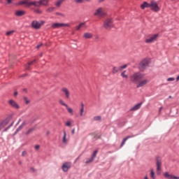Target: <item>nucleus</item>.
I'll return each instance as SVG.
<instances>
[{"label": "nucleus", "mask_w": 179, "mask_h": 179, "mask_svg": "<svg viewBox=\"0 0 179 179\" xmlns=\"http://www.w3.org/2000/svg\"><path fill=\"white\" fill-rule=\"evenodd\" d=\"M130 80L132 83L137 85V89H139V87H143V86H146V85L149 83V80H148V78H145V74L139 72L133 73L130 76Z\"/></svg>", "instance_id": "nucleus-1"}, {"label": "nucleus", "mask_w": 179, "mask_h": 179, "mask_svg": "<svg viewBox=\"0 0 179 179\" xmlns=\"http://www.w3.org/2000/svg\"><path fill=\"white\" fill-rule=\"evenodd\" d=\"M17 5H25L27 8H30V6L40 8V1L31 0H22L21 1H19L17 3Z\"/></svg>", "instance_id": "nucleus-2"}, {"label": "nucleus", "mask_w": 179, "mask_h": 179, "mask_svg": "<svg viewBox=\"0 0 179 179\" xmlns=\"http://www.w3.org/2000/svg\"><path fill=\"white\" fill-rule=\"evenodd\" d=\"M103 27L106 29V30H110V29L114 27V24H113V20L107 18L103 22Z\"/></svg>", "instance_id": "nucleus-3"}, {"label": "nucleus", "mask_w": 179, "mask_h": 179, "mask_svg": "<svg viewBox=\"0 0 179 179\" xmlns=\"http://www.w3.org/2000/svg\"><path fill=\"white\" fill-rule=\"evenodd\" d=\"M149 64H150V61L148 59H143L139 64V69L143 71V69H146L148 66H149Z\"/></svg>", "instance_id": "nucleus-4"}, {"label": "nucleus", "mask_w": 179, "mask_h": 179, "mask_svg": "<svg viewBox=\"0 0 179 179\" xmlns=\"http://www.w3.org/2000/svg\"><path fill=\"white\" fill-rule=\"evenodd\" d=\"M44 24V22L41 21L38 22L37 20L32 21L31 26L32 29H35V30H38L41 29V26Z\"/></svg>", "instance_id": "nucleus-5"}, {"label": "nucleus", "mask_w": 179, "mask_h": 179, "mask_svg": "<svg viewBox=\"0 0 179 179\" xmlns=\"http://www.w3.org/2000/svg\"><path fill=\"white\" fill-rule=\"evenodd\" d=\"M150 9L153 12H159V10H160V7H159V5L156 1H151L150 3Z\"/></svg>", "instance_id": "nucleus-6"}, {"label": "nucleus", "mask_w": 179, "mask_h": 179, "mask_svg": "<svg viewBox=\"0 0 179 179\" xmlns=\"http://www.w3.org/2000/svg\"><path fill=\"white\" fill-rule=\"evenodd\" d=\"M51 27L52 29H62V27H71V25L65 23H54Z\"/></svg>", "instance_id": "nucleus-7"}, {"label": "nucleus", "mask_w": 179, "mask_h": 179, "mask_svg": "<svg viewBox=\"0 0 179 179\" xmlns=\"http://www.w3.org/2000/svg\"><path fill=\"white\" fill-rule=\"evenodd\" d=\"M157 38H159V34L152 35L151 36L145 39V43L147 44H152V43H155V41H157Z\"/></svg>", "instance_id": "nucleus-8"}, {"label": "nucleus", "mask_w": 179, "mask_h": 179, "mask_svg": "<svg viewBox=\"0 0 179 179\" xmlns=\"http://www.w3.org/2000/svg\"><path fill=\"white\" fill-rule=\"evenodd\" d=\"M8 103L10 107H12L13 108H15V110H19V108H20V106H19V104H17V103L13 99L8 100Z\"/></svg>", "instance_id": "nucleus-9"}, {"label": "nucleus", "mask_w": 179, "mask_h": 179, "mask_svg": "<svg viewBox=\"0 0 179 179\" xmlns=\"http://www.w3.org/2000/svg\"><path fill=\"white\" fill-rule=\"evenodd\" d=\"M94 16H99V17H103L104 16V9L101 7L97 8L94 13Z\"/></svg>", "instance_id": "nucleus-10"}, {"label": "nucleus", "mask_w": 179, "mask_h": 179, "mask_svg": "<svg viewBox=\"0 0 179 179\" xmlns=\"http://www.w3.org/2000/svg\"><path fill=\"white\" fill-rule=\"evenodd\" d=\"M156 166L157 174L160 175L162 173V160H160L159 158H157Z\"/></svg>", "instance_id": "nucleus-11"}, {"label": "nucleus", "mask_w": 179, "mask_h": 179, "mask_svg": "<svg viewBox=\"0 0 179 179\" xmlns=\"http://www.w3.org/2000/svg\"><path fill=\"white\" fill-rule=\"evenodd\" d=\"M29 124V120H24L22 124L18 127V128L15 131V134H17V132L22 131Z\"/></svg>", "instance_id": "nucleus-12"}, {"label": "nucleus", "mask_w": 179, "mask_h": 179, "mask_svg": "<svg viewBox=\"0 0 179 179\" xmlns=\"http://www.w3.org/2000/svg\"><path fill=\"white\" fill-rule=\"evenodd\" d=\"M164 177L168 179H179V176H176L173 174H170L169 172L164 173Z\"/></svg>", "instance_id": "nucleus-13"}, {"label": "nucleus", "mask_w": 179, "mask_h": 179, "mask_svg": "<svg viewBox=\"0 0 179 179\" xmlns=\"http://www.w3.org/2000/svg\"><path fill=\"white\" fill-rule=\"evenodd\" d=\"M62 92L66 96V99H69L71 97V92H69V90H68V88H62Z\"/></svg>", "instance_id": "nucleus-14"}, {"label": "nucleus", "mask_w": 179, "mask_h": 179, "mask_svg": "<svg viewBox=\"0 0 179 179\" xmlns=\"http://www.w3.org/2000/svg\"><path fill=\"white\" fill-rule=\"evenodd\" d=\"M62 169L64 173H66L69 169H71V163L69 162H65L63 166H62Z\"/></svg>", "instance_id": "nucleus-15"}, {"label": "nucleus", "mask_w": 179, "mask_h": 179, "mask_svg": "<svg viewBox=\"0 0 179 179\" xmlns=\"http://www.w3.org/2000/svg\"><path fill=\"white\" fill-rule=\"evenodd\" d=\"M15 16H24V15H26V11L24 10H17L15 12Z\"/></svg>", "instance_id": "nucleus-16"}, {"label": "nucleus", "mask_w": 179, "mask_h": 179, "mask_svg": "<svg viewBox=\"0 0 179 179\" xmlns=\"http://www.w3.org/2000/svg\"><path fill=\"white\" fill-rule=\"evenodd\" d=\"M48 2L50 0H40L39 6H48Z\"/></svg>", "instance_id": "nucleus-17"}, {"label": "nucleus", "mask_w": 179, "mask_h": 179, "mask_svg": "<svg viewBox=\"0 0 179 179\" xmlns=\"http://www.w3.org/2000/svg\"><path fill=\"white\" fill-rule=\"evenodd\" d=\"M7 124H9V120H6L1 122H0V131L6 127Z\"/></svg>", "instance_id": "nucleus-18"}, {"label": "nucleus", "mask_w": 179, "mask_h": 179, "mask_svg": "<svg viewBox=\"0 0 179 179\" xmlns=\"http://www.w3.org/2000/svg\"><path fill=\"white\" fill-rule=\"evenodd\" d=\"M141 106H142V103H138L136 106H134V107H132L130 109V111H136L137 110H139V108H141Z\"/></svg>", "instance_id": "nucleus-19"}, {"label": "nucleus", "mask_w": 179, "mask_h": 179, "mask_svg": "<svg viewBox=\"0 0 179 179\" xmlns=\"http://www.w3.org/2000/svg\"><path fill=\"white\" fill-rule=\"evenodd\" d=\"M34 131H36V127H32L27 130L24 133V135L26 136L30 135V134H31V132H34Z\"/></svg>", "instance_id": "nucleus-20"}, {"label": "nucleus", "mask_w": 179, "mask_h": 179, "mask_svg": "<svg viewBox=\"0 0 179 179\" xmlns=\"http://www.w3.org/2000/svg\"><path fill=\"white\" fill-rule=\"evenodd\" d=\"M129 138H134V136H128L124 138L121 143L120 148H122L123 145H125V143L127 142V141H128V139H129Z\"/></svg>", "instance_id": "nucleus-21"}, {"label": "nucleus", "mask_w": 179, "mask_h": 179, "mask_svg": "<svg viewBox=\"0 0 179 179\" xmlns=\"http://www.w3.org/2000/svg\"><path fill=\"white\" fill-rule=\"evenodd\" d=\"M85 24H86L85 22L80 23L78 26L76 27V30L77 31H79V30H80V29H82Z\"/></svg>", "instance_id": "nucleus-22"}, {"label": "nucleus", "mask_w": 179, "mask_h": 179, "mask_svg": "<svg viewBox=\"0 0 179 179\" xmlns=\"http://www.w3.org/2000/svg\"><path fill=\"white\" fill-rule=\"evenodd\" d=\"M83 37H84V38H93V34L89 33V32L85 33L83 34Z\"/></svg>", "instance_id": "nucleus-23"}, {"label": "nucleus", "mask_w": 179, "mask_h": 179, "mask_svg": "<svg viewBox=\"0 0 179 179\" xmlns=\"http://www.w3.org/2000/svg\"><path fill=\"white\" fill-rule=\"evenodd\" d=\"M141 9H145V8H150V3L145 1L143 4L141 5Z\"/></svg>", "instance_id": "nucleus-24"}, {"label": "nucleus", "mask_w": 179, "mask_h": 179, "mask_svg": "<svg viewBox=\"0 0 179 179\" xmlns=\"http://www.w3.org/2000/svg\"><path fill=\"white\" fill-rule=\"evenodd\" d=\"M150 176L152 179H156V175L153 169H150Z\"/></svg>", "instance_id": "nucleus-25"}, {"label": "nucleus", "mask_w": 179, "mask_h": 179, "mask_svg": "<svg viewBox=\"0 0 179 179\" xmlns=\"http://www.w3.org/2000/svg\"><path fill=\"white\" fill-rule=\"evenodd\" d=\"M63 143H68V139H66V131H64V136H63Z\"/></svg>", "instance_id": "nucleus-26"}, {"label": "nucleus", "mask_w": 179, "mask_h": 179, "mask_svg": "<svg viewBox=\"0 0 179 179\" xmlns=\"http://www.w3.org/2000/svg\"><path fill=\"white\" fill-rule=\"evenodd\" d=\"M34 62H36V59L31 62H29L28 64L25 66V69L27 71H29L30 69V65H33V64H34Z\"/></svg>", "instance_id": "nucleus-27"}, {"label": "nucleus", "mask_w": 179, "mask_h": 179, "mask_svg": "<svg viewBox=\"0 0 179 179\" xmlns=\"http://www.w3.org/2000/svg\"><path fill=\"white\" fill-rule=\"evenodd\" d=\"M120 71H121V69L120 66L119 67L114 66L113 69V73H117V72H120Z\"/></svg>", "instance_id": "nucleus-28"}, {"label": "nucleus", "mask_w": 179, "mask_h": 179, "mask_svg": "<svg viewBox=\"0 0 179 179\" xmlns=\"http://www.w3.org/2000/svg\"><path fill=\"white\" fill-rule=\"evenodd\" d=\"M127 71H124L122 73H121V76L122 78H124V79H128V75L126 74Z\"/></svg>", "instance_id": "nucleus-29"}, {"label": "nucleus", "mask_w": 179, "mask_h": 179, "mask_svg": "<svg viewBox=\"0 0 179 179\" xmlns=\"http://www.w3.org/2000/svg\"><path fill=\"white\" fill-rule=\"evenodd\" d=\"M54 10H55V8L50 7L46 10V12H48V13H51V12H54Z\"/></svg>", "instance_id": "nucleus-30"}, {"label": "nucleus", "mask_w": 179, "mask_h": 179, "mask_svg": "<svg viewBox=\"0 0 179 179\" xmlns=\"http://www.w3.org/2000/svg\"><path fill=\"white\" fill-rule=\"evenodd\" d=\"M13 33H15V30L8 31L6 33V35L8 36H13Z\"/></svg>", "instance_id": "nucleus-31"}, {"label": "nucleus", "mask_w": 179, "mask_h": 179, "mask_svg": "<svg viewBox=\"0 0 179 179\" xmlns=\"http://www.w3.org/2000/svg\"><path fill=\"white\" fill-rule=\"evenodd\" d=\"M59 103L62 105L64 106V107H68V105L66 103H65V102H64V101L62 99H59Z\"/></svg>", "instance_id": "nucleus-32"}, {"label": "nucleus", "mask_w": 179, "mask_h": 179, "mask_svg": "<svg viewBox=\"0 0 179 179\" xmlns=\"http://www.w3.org/2000/svg\"><path fill=\"white\" fill-rule=\"evenodd\" d=\"M66 108L68 113H69V114H71V115L73 114V110L72 108H69L68 106L67 107H66Z\"/></svg>", "instance_id": "nucleus-33"}, {"label": "nucleus", "mask_w": 179, "mask_h": 179, "mask_svg": "<svg viewBox=\"0 0 179 179\" xmlns=\"http://www.w3.org/2000/svg\"><path fill=\"white\" fill-rule=\"evenodd\" d=\"M55 15L57 16H60V17H65V14L62 13H59V12H57L55 13Z\"/></svg>", "instance_id": "nucleus-34"}, {"label": "nucleus", "mask_w": 179, "mask_h": 179, "mask_svg": "<svg viewBox=\"0 0 179 179\" xmlns=\"http://www.w3.org/2000/svg\"><path fill=\"white\" fill-rule=\"evenodd\" d=\"M23 99L25 102V104H30V100H29V99H27V96H24Z\"/></svg>", "instance_id": "nucleus-35"}, {"label": "nucleus", "mask_w": 179, "mask_h": 179, "mask_svg": "<svg viewBox=\"0 0 179 179\" xmlns=\"http://www.w3.org/2000/svg\"><path fill=\"white\" fill-rule=\"evenodd\" d=\"M99 152V151L97 150H96L94 152V153H93V155H92V156L91 157L92 159H96V156H97V153Z\"/></svg>", "instance_id": "nucleus-36"}, {"label": "nucleus", "mask_w": 179, "mask_h": 179, "mask_svg": "<svg viewBox=\"0 0 179 179\" xmlns=\"http://www.w3.org/2000/svg\"><path fill=\"white\" fill-rule=\"evenodd\" d=\"M93 160H94V159L91 157V158L87 159L85 163H86V164H89V163H92L93 162Z\"/></svg>", "instance_id": "nucleus-37"}, {"label": "nucleus", "mask_w": 179, "mask_h": 179, "mask_svg": "<svg viewBox=\"0 0 179 179\" xmlns=\"http://www.w3.org/2000/svg\"><path fill=\"white\" fill-rule=\"evenodd\" d=\"M34 12H35V13H38V15H41V13H43V10H41V9H38V8L35 9Z\"/></svg>", "instance_id": "nucleus-38"}, {"label": "nucleus", "mask_w": 179, "mask_h": 179, "mask_svg": "<svg viewBox=\"0 0 179 179\" xmlns=\"http://www.w3.org/2000/svg\"><path fill=\"white\" fill-rule=\"evenodd\" d=\"M55 5H56V6H57V8H59V6H61V5H62V1H61V0H59L56 2Z\"/></svg>", "instance_id": "nucleus-39"}, {"label": "nucleus", "mask_w": 179, "mask_h": 179, "mask_svg": "<svg viewBox=\"0 0 179 179\" xmlns=\"http://www.w3.org/2000/svg\"><path fill=\"white\" fill-rule=\"evenodd\" d=\"M86 0H74L75 3H83V1Z\"/></svg>", "instance_id": "nucleus-40"}, {"label": "nucleus", "mask_w": 179, "mask_h": 179, "mask_svg": "<svg viewBox=\"0 0 179 179\" xmlns=\"http://www.w3.org/2000/svg\"><path fill=\"white\" fill-rule=\"evenodd\" d=\"M85 111V108H81L80 111V117H83V113Z\"/></svg>", "instance_id": "nucleus-41"}, {"label": "nucleus", "mask_w": 179, "mask_h": 179, "mask_svg": "<svg viewBox=\"0 0 179 179\" xmlns=\"http://www.w3.org/2000/svg\"><path fill=\"white\" fill-rule=\"evenodd\" d=\"M94 120L95 121H100V120H101V117H100V116H95V117H94Z\"/></svg>", "instance_id": "nucleus-42"}, {"label": "nucleus", "mask_w": 179, "mask_h": 179, "mask_svg": "<svg viewBox=\"0 0 179 179\" xmlns=\"http://www.w3.org/2000/svg\"><path fill=\"white\" fill-rule=\"evenodd\" d=\"M127 66H128L127 64H124L122 66H119L120 68V71H122V69H125V68H127Z\"/></svg>", "instance_id": "nucleus-43"}, {"label": "nucleus", "mask_w": 179, "mask_h": 179, "mask_svg": "<svg viewBox=\"0 0 179 179\" xmlns=\"http://www.w3.org/2000/svg\"><path fill=\"white\" fill-rule=\"evenodd\" d=\"M66 127H71V125H72V122H71V121H67L66 122Z\"/></svg>", "instance_id": "nucleus-44"}, {"label": "nucleus", "mask_w": 179, "mask_h": 179, "mask_svg": "<svg viewBox=\"0 0 179 179\" xmlns=\"http://www.w3.org/2000/svg\"><path fill=\"white\" fill-rule=\"evenodd\" d=\"M168 82H173V80H175L174 78H169L167 79Z\"/></svg>", "instance_id": "nucleus-45"}, {"label": "nucleus", "mask_w": 179, "mask_h": 179, "mask_svg": "<svg viewBox=\"0 0 179 179\" xmlns=\"http://www.w3.org/2000/svg\"><path fill=\"white\" fill-rule=\"evenodd\" d=\"M34 148H35L36 150H38V149H40V146L38 145H35Z\"/></svg>", "instance_id": "nucleus-46"}, {"label": "nucleus", "mask_w": 179, "mask_h": 179, "mask_svg": "<svg viewBox=\"0 0 179 179\" xmlns=\"http://www.w3.org/2000/svg\"><path fill=\"white\" fill-rule=\"evenodd\" d=\"M26 155H27V152H26V151H23V152H22V156H26Z\"/></svg>", "instance_id": "nucleus-47"}, {"label": "nucleus", "mask_w": 179, "mask_h": 179, "mask_svg": "<svg viewBox=\"0 0 179 179\" xmlns=\"http://www.w3.org/2000/svg\"><path fill=\"white\" fill-rule=\"evenodd\" d=\"M8 4L12 3V0H6Z\"/></svg>", "instance_id": "nucleus-48"}, {"label": "nucleus", "mask_w": 179, "mask_h": 179, "mask_svg": "<svg viewBox=\"0 0 179 179\" xmlns=\"http://www.w3.org/2000/svg\"><path fill=\"white\" fill-rule=\"evenodd\" d=\"M162 110H163V107L159 108V114L162 113Z\"/></svg>", "instance_id": "nucleus-49"}, {"label": "nucleus", "mask_w": 179, "mask_h": 179, "mask_svg": "<svg viewBox=\"0 0 179 179\" xmlns=\"http://www.w3.org/2000/svg\"><path fill=\"white\" fill-rule=\"evenodd\" d=\"M71 134H72V135H74V134H75V129H72Z\"/></svg>", "instance_id": "nucleus-50"}, {"label": "nucleus", "mask_w": 179, "mask_h": 179, "mask_svg": "<svg viewBox=\"0 0 179 179\" xmlns=\"http://www.w3.org/2000/svg\"><path fill=\"white\" fill-rule=\"evenodd\" d=\"M17 95V91H15L14 96L16 97Z\"/></svg>", "instance_id": "nucleus-51"}, {"label": "nucleus", "mask_w": 179, "mask_h": 179, "mask_svg": "<svg viewBox=\"0 0 179 179\" xmlns=\"http://www.w3.org/2000/svg\"><path fill=\"white\" fill-rule=\"evenodd\" d=\"M20 121H22V119H19L17 123V125H19V124H20Z\"/></svg>", "instance_id": "nucleus-52"}, {"label": "nucleus", "mask_w": 179, "mask_h": 179, "mask_svg": "<svg viewBox=\"0 0 179 179\" xmlns=\"http://www.w3.org/2000/svg\"><path fill=\"white\" fill-rule=\"evenodd\" d=\"M81 108H85V105L83 103H81Z\"/></svg>", "instance_id": "nucleus-53"}, {"label": "nucleus", "mask_w": 179, "mask_h": 179, "mask_svg": "<svg viewBox=\"0 0 179 179\" xmlns=\"http://www.w3.org/2000/svg\"><path fill=\"white\" fill-rule=\"evenodd\" d=\"M144 179H149V178L148 177V175H146V176L144 177Z\"/></svg>", "instance_id": "nucleus-54"}, {"label": "nucleus", "mask_w": 179, "mask_h": 179, "mask_svg": "<svg viewBox=\"0 0 179 179\" xmlns=\"http://www.w3.org/2000/svg\"><path fill=\"white\" fill-rule=\"evenodd\" d=\"M179 80V76L176 78V82H178Z\"/></svg>", "instance_id": "nucleus-55"}, {"label": "nucleus", "mask_w": 179, "mask_h": 179, "mask_svg": "<svg viewBox=\"0 0 179 179\" xmlns=\"http://www.w3.org/2000/svg\"><path fill=\"white\" fill-rule=\"evenodd\" d=\"M99 2H104V0H99Z\"/></svg>", "instance_id": "nucleus-56"}, {"label": "nucleus", "mask_w": 179, "mask_h": 179, "mask_svg": "<svg viewBox=\"0 0 179 179\" xmlns=\"http://www.w3.org/2000/svg\"><path fill=\"white\" fill-rule=\"evenodd\" d=\"M41 45H38V46H37V48H40V47H41Z\"/></svg>", "instance_id": "nucleus-57"}, {"label": "nucleus", "mask_w": 179, "mask_h": 179, "mask_svg": "<svg viewBox=\"0 0 179 179\" xmlns=\"http://www.w3.org/2000/svg\"><path fill=\"white\" fill-rule=\"evenodd\" d=\"M66 0H60V1L62 2H65Z\"/></svg>", "instance_id": "nucleus-58"}, {"label": "nucleus", "mask_w": 179, "mask_h": 179, "mask_svg": "<svg viewBox=\"0 0 179 179\" xmlns=\"http://www.w3.org/2000/svg\"><path fill=\"white\" fill-rule=\"evenodd\" d=\"M8 131V128H7V129H5L3 130V132H5V131Z\"/></svg>", "instance_id": "nucleus-59"}, {"label": "nucleus", "mask_w": 179, "mask_h": 179, "mask_svg": "<svg viewBox=\"0 0 179 179\" xmlns=\"http://www.w3.org/2000/svg\"><path fill=\"white\" fill-rule=\"evenodd\" d=\"M169 99H171V96H169Z\"/></svg>", "instance_id": "nucleus-60"}, {"label": "nucleus", "mask_w": 179, "mask_h": 179, "mask_svg": "<svg viewBox=\"0 0 179 179\" xmlns=\"http://www.w3.org/2000/svg\"><path fill=\"white\" fill-rule=\"evenodd\" d=\"M12 125H13V122L11 124L10 127H12Z\"/></svg>", "instance_id": "nucleus-61"}, {"label": "nucleus", "mask_w": 179, "mask_h": 179, "mask_svg": "<svg viewBox=\"0 0 179 179\" xmlns=\"http://www.w3.org/2000/svg\"><path fill=\"white\" fill-rule=\"evenodd\" d=\"M12 125H13V122L11 124L10 127H12Z\"/></svg>", "instance_id": "nucleus-62"}, {"label": "nucleus", "mask_w": 179, "mask_h": 179, "mask_svg": "<svg viewBox=\"0 0 179 179\" xmlns=\"http://www.w3.org/2000/svg\"><path fill=\"white\" fill-rule=\"evenodd\" d=\"M172 1H174V0H172Z\"/></svg>", "instance_id": "nucleus-63"}]
</instances>
